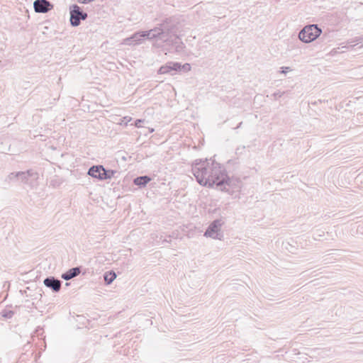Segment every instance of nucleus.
Here are the masks:
<instances>
[{"label": "nucleus", "mask_w": 363, "mask_h": 363, "mask_svg": "<svg viewBox=\"0 0 363 363\" xmlns=\"http://www.w3.org/2000/svg\"><path fill=\"white\" fill-rule=\"evenodd\" d=\"M191 171L197 182L204 186L217 189L218 184H222L225 168L213 159L205 160H196L191 164Z\"/></svg>", "instance_id": "f257e3e1"}, {"label": "nucleus", "mask_w": 363, "mask_h": 363, "mask_svg": "<svg viewBox=\"0 0 363 363\" xmlns=\"http://www.w3.org/2000/svg\"><path fill=\"white\" fill-rule=\"evenodd\" d=\"M144 33L148 40L155 39L172 44L177 43V40H179V36L175 33L174 28H170L167 23L161 24L160 27L144 31Z\"/></svg>", "instance_id": "f03ea898"}, {"label": "nucleus", "mask_w": 363, "mask_h": 363, "mask_svg": "<svg viewBox=\"0 0 363 363\" xmlns=\"http://www.w3.org/2000/svg\"><path fill=\"white\" fill-rule=\"evenodd\" d=\"M322 33V29L317 24L306 26L298 33V38L305 43L316 40Z\"/></svg>", "instance_id": "7ed1b4c3"}, {"label": "nucleus", "mask_w": 363, "mask_h": 363, "mask_svg": "<svg viewBox=\"0 0 363 363\" xmlns=\"http://www.w3.org/2000/svg\"><path fill=\"white\" fill-rule=\"evenodd\" d=\"M223 224L224 222L220 218L214 220L207 228L204 235L213 239L222 240L223 233L220 228Z\"/></svg>", "instance_id": "20e7f679"}, {"label": "nucleus", "mask_w": 363, "mask_h": 363, "mask_svg": "<svg viewBox=\"0 0 363 363\" xmlns=\"http://www.w3.org/2000/svg\"><path fill=\"white\" fill-rule=\"evenodd\" d=\"M221 179H223L222 184H218V187L217 188L220 191L230 192V189L232 191H235L240 187L241 181L240 179L229 177L227 175L225 170V173H223V177H222Z\"/></svg>", "instance_id": "39448f33"}, {"label": "nucleus", "mask_w": 363, "mask_h": 363, "mask_svg": "<svg viewBox=\"0 0 363 363\" xmlns=\"http://www.w3.org/2000/svg\"><path fill=\"white\" fill-rule=\"evenodd\" d=\"M69 13L70 23L74 27L78 26L81 20H85L87 18V13L83 12L77 4H72L69 6Z\"/></svg>", "instance_id": "423d86ee"}, {"label": "nucleus", "mask_w": 363, "mask_h": 363, "mask_svg": "<svg viewBox=\"0 0 363 363\" xmlns=\"http://www.w3.org/2000/svg\"><path fill=\"white\" fill-rule=\"evenodd\" d=\"M33 6L37 13H47L52 8V5L47 0H35Z\"/></svg>", "instance_id": "0eeeda50"}, {"label": "nucleus", "mask_w": 363, "mask_h": 363, "mask_svg": "<svg viewBox=\"0 0 363 363\" xmlns=\"http://www.w3.org/2000/svg\"><path fill=\"white\" fill-rule=\"evenodd\" d=\"M43 284L46 287L52 289L55 292L59 291L61 288V281L53 277L45 279Z\"/></svg>", "instance_id": "6e6552de"}, {"label": "nucleus", "mask_w": 363, "mask_h": 363, "mask_svg": "<svg viewBox=\"0 0 363 363\" xmlns=\"http://www.w3.org/2000/svg\"><path fill=\"white\" fill-rule=\"evenodd\" d=\"M181 65L177 62H169L165 66H162L159 69L160 74H167L170 73L171 74H174V72L180 69Z\"/></svg>", "instance_id": "1a4fd4ad"}, {"label": "nucleus", "mask_w": 363, "mask_h": 363, "mask_svg": "<svg viewBox=\"0 0 363 363\" xmlns=\"http://www.w3.org/2000/svg\"><path fill=\"white\" fill-rule=\"evenodd\" d=\"M30 177L33 179H36L38 178V174L30 170L27 172H18V180L21 182L30 184Z\"/></svg>", "instance_id": "9d476101"}, {"label": "nucleus", "mask_w": 363, "mask_h": 363, "mask_svg": "<svg viewBox=\"0 0 363 363\" xmlns=\"http://www.w3.org/2000/svg\"><path fill=\"white\" fill-rule=\"evenodd\" d=\"M103 174H105V169L101 165L93 166L88 171L89 175L100 180H103Z\"/></svg>", "instance_id": "9b49d317"}, {"label": "nucleus", "mask_w": 363, "mask_h": 363, "mask_svg": "<svg viewBox=\"0 0 363 363\" xmlns=\"http://www.w3.org/2000/svg\"><path fill=\"white\" fill-rule=\"evenodd\" d=\"M80 273L79 267H74L68 270L67 272L62 274L61 277L65 280H69L77 277Z\"/></svg>", "instance_id": "f8f14e48"}, {"label": "nucleus", "mask_w": 363, "mask_h": 363, "mask_svg": "<svg viewBox=\"0 0 363 363\" xmlns=\"http://www.w3.org/2000/svg\"><path fill=\"white\" fill-rule=\"evenodd\" d=\"M150 181L147 176L138 177L134 179V184L137 186H144Z\"/></svg>", "instance_id": "ddd939ff"}, {"label": "nucleus", "mask_w": 363, "mask_h": 363, "mask_svg": "<svg viewBox=\"0 0 363 363\" xmlns=\"http://www.w3.org/2000/svg\"><path fill=\"white\" fill-rule=\"evenodd\" d=\"M145 38L146 37L144 31L138 32L133 35V39H134L136 45L143 43Z\"/></svg>", "instance_id": "4468645a"}, {"label": "nucleus", "mask_w": 363, "mask_h": 363, "mask_svg": "<svg viewBox=\"0 0 363 363\" xmlns=\"http://www.w3.org/2000/svg\"><path fill=\"white\" fill-rule=\"evenodd\" d=\"M116 278V274L113 271L106 272L104 274V280L107 284H111Z\"/></svg>", "instance_id": "2eb2a0df"}, {"label": "nucleus", "mask_w": 363, "mask_h": 363, "mask_svg": "<svg viewBox=\"0 0 363 363\" xmlns=\"http://www.w3.org/2000/svg\"><path fill=\"white\" fill-rule=\"evenodd\" d=\"M121 44L124 45H129V46L136 45L134 39H133V35L129 38H126L123 39Z\"/></svg>", "instance_id": "dca6fc26"}, {"label": "nucleus", "mask_w": 363, "mask_h": 363, "mask_svg": "<svg viewBox=\"0 0 363 363\" xmlns=\"http://www.w3.org/2000/svg\"><path fill=\"white\" fill-rule=\"evenodd\" d=\"M362 40V38L360 37H357L355 38L354 40H351V41H347V48L349 47H353L355 45V44H358L359 43H361V40Z\"/></svg>", "instance_id": "f3484780"}, {"label": "nucleus", "mask_w": 363, "mask_h": 363, "mask_svg": "<svg viewBox=\"0 0 363 363\" xmlns=\"http://www.w3.org/2000/svg\"><path fill=\"white\" fill-rule=\"evenodd\" d=\"M113 174H114V172L113 171H106L105 169V174H103V180L104 179H111V177H113Z\"/></svg>", "instance_id": "a211bd4d"}, {"label": "nucleus", "mask_w": 363, "mask_h": 363, "mask_svg": "<svg viewBox=\"0 0 363 363\" xmlns=\"http://www.w3.org/2000/svg\"><path fill=\"white\" fill-rule=\"evenodd\" d=\"M132 121V118L130 116H125L121 119V121L119 123L120 125H126L129 122Z\"/></svg>", "instance_id": "6ab92c4d"}, {"label": "nucleus", "mask_w": 363, "mask_h": 363, "mask_svg": "<svg viewBox=\"0 0 363 363\" xmlns=\"http://www.w3.org/2000/svg\"><path fill=\"white\" fill-rule=\"evenodd\" d=\"M16 179L18 180V172H12L7 177V179L9 181H13Z\"/></svg>", "instance_id": "aec40b11"}, {"label": "nucleus", "mask_w": 363, "mask_h": 363, "mask_svg": "<svg viewBox=\"0 0 363 363\" xmlns=\"http://www.w3.org/2000/svg\"><path fill=\"white\" fill-rule=\"evenodd\" d=\"M191 69V65L189 63L183 64V72H188Z\"/></svg>", "instance_id": "412c9836"}, {"label": "nucleus", "mask_w": 363, "mask_h": 363, "mask_svg": "<svg viewBox=\"0 0 363 363\" xmlns=\"http://www.w3.org/2000/svg\"><path fill=\"white\" fill-rule=\"evenodd\" d=\"M143 120H141V119H138V120H136V121H135V125L137 128H140V123L141 122H143Z\"/></svg>", "instance_id": "4be33fe9"}, {"label": "nucleus", "mask_w": 363, "mask_h": 363, "mask_svg": "<svg viewBox=\"0 0 363 363\" xmlns=\"http://www.w3.org/2000/svg\"><path fill=\"white\" fill-rule=\"evenodd\" d=\"M93 0H77V1L79 3V4H88V3H90L91 1H92Z\"/></svg>", "instance_id": "5701e85b"}, {"label": "nucleus", "mask_w": 363, "mask_h": 363, "mask_svg": "<svg viewBox=\"0 0 363 363\" xmlns=\"http://www.w3.org/2000/svg\"><path fill=\"white\" fill-rule=\"evenodd\" d=\"M149 131H150V133H153L154 132V128H149Z\"/></svg>", "instance_id": "b1692460"}, {"label": "nucleus", "mask_w": 363, "mask_h": 363, "mask_svg": "<svg viewBox=\"0 0 363 363\" xmlns=\"http://www.w3.org/2000/svg\"><path fill=\"white\" fill-rule=\"evenodd\" d=\"M242 123V122H240V123L238 125V126L236 127V128H240V127L241 126Z\"/></svg>", "instance_id": "393cba45"}, {"label": "nucleus", "mask_w": 363, "mask_h": 363, "mask_svg": "<svg viewBox=\"0 0 363 363\" xmlns=\"http://www.w3.org/2000/svg\"><path fill=\"white\" fill-rule=\"evenodd\" d=\"M187 145V144L186 143V142H183L182 145H183V146H184V145ZM188 146H189V145H188Z\"/></svg>", "instance_id": "a878e982"}, {"label": "nucleus", "mask_w": 363, "mask_h": 363, "mask_svg": "<svg viewBox=\"0 0 363 363\" xmlns=\"http://www.w3.org/2000/svg\"><path fill=\"white\" fill-rule=\"evenodd\" d=\"M281 72L285 74V73H286V70H283Z\"/></svg>", "instance_id": "bb28decb"}]
</instances>
